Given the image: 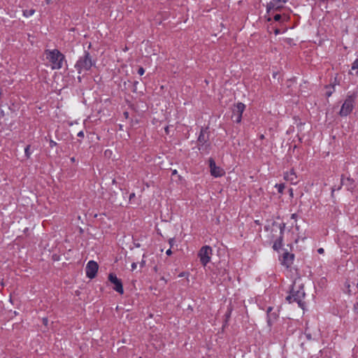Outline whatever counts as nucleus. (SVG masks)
<instances>
[{"label":"nucleus","mask_w":358,"mask_h":358,"mask_svg":"<svg viewBox=\"0 0 358 358\" xmlns=\"http://www.w3.org/2000/svg\"><path fill=\"white\" fill-rule=\"evenodd\" d=\"M95 64L96 59H92V55L87 50H84L83 55L78 58L74 67L78 73L80 74L83 72L90 71Z\"/></svg>","instance_id":"f257e3e1"},{"label":"nucleus","mask_w":358,"mask_h":358,"mask_svg":"<svg viewBox=\"0 0 358 358\" xmlns=\"http://www.w3.org/2000/svg\"><path fill=\"white\" fill-rule=\"evenodd\" d=\"M295 283L293 285L292 289L290 290L289 294L286 297V301L289 303L296 302L302 309H304L305 302L303 301L305 297V292L303 289V285H299L298 288L295 289Z\"/></svg>","instance_id":"f03ea898"},{"label":"nucleus","mask_w":358,"mask_h":358,"mask_svg":"<svg viewBox=\"0 0 358 358\" xmlns=\"http://www.w3.org/2000/svg\"><path fill=\"white\" fill-rule=\"evenodd\" d=\"M45 54L47 59L51 63L52 69H60L62 67L65 57L59 50H45Z\"/></svg>","instance_id":"7ed1b4c3"},{"label":"nucleus","mask_w":358,"mask_h":358,"mask_svg":"<svg viewBox=\"0 0 358 358\" xmlns=\"http://www.w3.org/2000/svg\"><path fill=\"white\" fill-rule=\"evenodd\" d=\"M209 127H201L197 138V148L201 152L209 153L211 145L209 142Z\"/></svg>","instance_id":"20e7f679"},{"label":"nucleus","mask_w":358,"mask_h":358,"mask_svg":"<svg viewBox=\"0 0 358 358\" xmlns=\"http://www.w3.org/2000/svg\"><path fill=\"white\" fill-rule=\"evenodd\" d=\"M355 98V95L347 96L339 112L341 116H347L352 111Z\"/></svg>","instance_id":"39448f33"},{"label":"nucleus","mask_w":358,"mask_h":358,"mask_svg":"<svg viewBox=\"0 0 358 358\" xmlns=\"http://www.w3.org/2000/svg\"><path fill=\"white\" fill-rule=\"evenodd\" d=\"M213 255V250L209 245H204L199 250L198 257L200 262L203 266L206 264L210 261L211 255Z\"/></svg>","instance_id":"423d86ee"},{"label":"nucleus","mask_w":358,"mask_h":358,"mask_svg":"<svg viewBox=\"0 0 358 358\" xmlns=\"http://www.w3.org/2000/svg\"><path fill=\"white\" fill-rule=\"evenodd\" d=\"M245 109V105L241 102L235 104L231 108V120L236 123H240L242 120V115Z\"/></svg>","instance_id":"0eeeda50"},{"label":"nucleus","mask_w":358,"mask_h":358,"mask_svg":"<svg viewBox=\"0 0 358 358\" xmlns=\"http://www.w3.org/2000/svg\"><path fill=\"white\" fill-rule=\"evenodd\" d=\"M108 280L113 284V289L118 292L120 294H123L124 293V289H123V285L121 279H119L117 275L113 273H110L108 275Z\"/></svg>","instance_id":"6e6552de"},{"label":"nucleus","mask_w":358,"mask_h":358,"mask_svg":"<svg viewBox=\"0 0 358 358\" xmlns=\"http://www.w3.org/2000/svg\"><path fill=\"white\" fill-rule=\"evenodd\" d=\"M208 162L210 174L213 176L217 178L221 177L225 174V171H224V169L216 165L214 159H213L212 157L209 158Z\"/></svg>","instance_id":"1a4fd4ad"},{"label":"nucleus","mask_w":358,"mask_h":358,"mask_svg":"<svg viewBox=\"0 0 358 358\" xmlns=\"http://www.w3.org/2000/svg\"><path fill=\"white\" fill-rule=\"evenodd\" d=\"M98 269L99 265L95 261L90 260L88 262L85 268L87 277L90 279L95 278Z\"/></svg>","instance_id":"9d476101"},{"label":"nucleus","mask_w":358,"mask_h":358,"mask_svg":"<svg viewBox=\"0 0 358 358\" xmlns=\"http://www.w3.org/2000/svg\"><path fill=\"white\" fill-rule=\"evenodd\" d=\"M342 185L345 186L346 189L350 192H352L353 189L355 188V180L353 179H352L349 177L344 179L342 177L341 181V185L338 186L337 189H336L335 187H332V189H331L332 194L334 193V192L336 189L339 190L341 188Z\"/></svg>","instance_id":"9b49d317"},{"label":"nucleus","mask_w":358,"mask_h":358,"mask_svg":"<svg viewBox=\"0 0 358 358\" xmlns=\"http://www.w3.org/2000/svg\"><path fill=\"white\" fill-rule=\"evenodd\" d=\"M285 3V0H273L266 5V11L268 15H271L272 11L280 10L283 6L281 3Z\"/></svg>","instance_id":"f8f14e48"},{"label":"nucleus","mask_w":358,"mask_h":358,"mask_svg":"<svg viewBox=\"0 0 358 358\" xmlns=\"http://www.w3.org/2000/svg\"><path fill=\"white\" fill-rule=\"evenodd\" d=\"M294 259V255L286 251L282 254L281 264L285 266L287 268H288L293 264Z\"/></svg>","instance_id":"ddd939ff"},{"label":"nucleus","mask_w":358,"mask_h":358,"mask_svg":"<svg viewBox=\"0 0 358 358\" xmlns=\"http://www.w3.org/2000/svg\"><path fill=\"white\" fill-rule=\"evenodd\" d=\"M272 310L273 308L270 306L267 308L266 310L267 324L270 330L271 329V327L274 322H275L278 318V315L276 313H271Z\"/></svg>","instance_id":"4468645a"},{"label":"nucleus","mask_w":358,"mask_h":358,"mask_svg":"<svg viewBox=\"0 0 358 358\" xmlns=\"http://www.w3.org/2000/svg\"><path fill=\"white\" fill-rule=\"evenodd\" d=\"M285 180L289 181L292 184H296V175L294 169H291L289 172L284 174Z\"/></svg>","instance_id":"2eb2a0df"},{"label":"nucleus","mask_w":358,"mask_h":358,"mask_svg":"<svg viewBox=\"0 0 358 358\" xmlns=\"http://www.w3.org/2000/svg\"><path fill=\"white\" fill-rule=\"evenodd\" d=\"M232 311H233V306L230 303L227 307V310L226 313L224 314V321L223 327H225L227 324V323L231 317Z\"/></svg>","instance_id":"dca6fc26"},{"label":"nucleus","mask_w":358,"mask_h":358,"mask_svg":"<svg viewBox=\"0 0 358 358\" xmlns=\"http://www.w3.org/2000/svg\"><path fill=\"white\" fill-rule=\"evenodd\" d=\"M282 240L283 237L282 236H280L276 241L274 242L273 248L274 250L278 251L282 245Z\"/></svg>","instance_id":"f3484780"},{"label":"nucleus","mask_w":358,"mask_h":358,"mask_svg":"<svg viewBox=\"0 0 358 358\" xmlns=\"http://www.w3.org/2000/svg\"><path fill=\"white\" fill-rule=\"evenodd\" d=\"M273 12L274 11H272L271 15H268L269 17L267 19L268 21L271 20V15H273V20L276 22H280L282 17H284V19L287 18L286 15L282 16L280 14H273Z\"/></svg>","instance_id":"a211bd4d"},{"label":"nucleus","mask_w":358,"mask_h":358,"mask_svg":"<svg viewBox=\"0 0 358 358\" xmlns=\"http://www.w3.org/2000/svg\"><path fill=\"white\" fill-rule=\"evenodd\" d=\"M334 87L335 84H330L329 85L325 86L326 89L327 90L325 93L327 97L331 96V94L334 93V92L335 91Z\"/></svg>","instance_id":"6ab92c4d"},{"label":"nucleus","mask_w":358,"mask_h":358,"mask_svg":"<svg viewBox=\"0 0 358 358\" xmlns=\"http://www.w3.org/2000/svg\"><path fill=\"white\" fill-rule=\"evenodd\" d=\"M30 148H31V145H27V147L24 149V155L27 159L30 158V156H31Z\"/></svg>","instance_id":"aec40b11"},{"label":"nucleus","mask_w":358,"mask_h":358,"mask_svg":"<svg viewBox=\"0 0 358 358\" xmlns=\"http://www.w3.org/2000/svg\"><path fill=\"white\" fill-rule=\"evenodd\" d=\"M275 187L278 189V192L280 194H282L283 190L285 189V185L284 184H282V183L276 184Z\"/></svg>","instance_id":"412c9836"},{"label":"nucleus","mask_w":358,"mask_h":358,"mask_svg":"<svg viewBox=\"0 0 358 358\" xmlns=\"http://www.w3.org/2000/svg\"><path fill=\"white\" fill-rule=\"evenodd\" d=\"M352 70H357V73H358V59H356L352 64Z\"/></svg>","instance_id":"4be33fe9"},{"label":"nucleus","mask_w":358,"mask_h":358,"mask_svg":"<svg viewBox=\"0 0 358 358\" xmlns=\"http://www.w3.org/2000/svg\"><path fill=\"white\" fill-rule=\"evenodd\" d=\"M285 229V223L280 224V236H282V237H283Z\"/></svg>","instance_id":"5701e85b"},{"label":"nucleus","mask_w":358,"mask_h":358,"mask_svg":"<svg viewBox=\"0 0 358 358\" xmlns=\"http://www.w3.org/2000/svg\"><path fill=\"white\" fill-rule=\"evenodd\" d=\"M138 81H134V82L133 83V90H132V91H133L134 92H136V90H137V89H136V86H137V85H138Z\"/></svg>","instance_id":"b1692460"},{"label":"nucleus","mask_w":358,"mask_h":358,"mask_svg":"<svg viewBox=\"0 0 358 358\" xmlns=\"http://www.w3.org/2000/svg\"><path fill=\"white\" fill-rule=\"evenodd\" d=\"M145 73V70L143 67H140L138 70V73L140 75V76H142Z\"/></svg>","instance_id":"393cba45"},{"label":"nucleus","mask_w":358,"mask_h":358,"mask_svg":"<svg viewBox=\"0 0 358 358\" xmlns=\"http://www.w3.org/2000/svg\"><path fill=\"white\" fill-rule=\"evenodd\" d=\"M174 243H175V239H174V238H169V245H170L171 248V247H173V245Z\"/></svg>","instance_id":"a878e982"},{"label":"nucleus","mask_w":358,"mask_h":358,"mask_svg":"<svg viewBox=\"0 0 358 358\" xmlns=\"http://www.w3.org/2000/svg\"><path fill=\"white\" fill-rule=\"evenodd\" d=\"M57 145V143L54 141L53 140L50 141V147L53 148L54 146Z\"/></svg>","instance_id":"bb28decb"},{"label":"nucleus","mask_w":358,"mask_h":358,"mask_svg":"<svg viewBox=\"0 0 358 358\" xmlns=\"http://www.w3.org/2000/svg\"><path fill=\"white\" fill-rule=\"evenodd\" d=\"M293 82H294V80H292V79H289V80H287V87H291V84Z\"/></svg>","instance_id":"cd10ccee"},{"label":"nucleus","mask_w":358,"mask_h":358,"mask_svg":"<svg viewBox=\"0 0 358 358\" xmlns=\"http://www.w3.org/2000/svg\"><path fill=\"white\" fill-rule=\"evenodd\" d=\"M274 34H275V35H278V34H280V29H278V28H275V29H274Z\"/></svg>","instance_id":"c85d7f7f"},{"label":"nucleus","mask_w":358,"mask_h":358,"mask_svg":"<svg viewBox=\"0 0 358 358\" xmlns=\"http://www.w3.org/2000/svg\"><path fill=\"white\" fill-rule=\"evenodd\" d=\"M48 318L47 317H43V324L46 326L48 324Z\"/></svg>","instance_id":"c756f323"},{"label":"nucleus","mask_w":358,"mask_h":358,"mask_svg":"<svg viewBox=\"0 0 358 358\" xmlns=\"http://www.w3.org/2000/svg\"><path fill=\"white\" fill-rule=\"evenodd\" d=\"M298 215L296 213H293L291 215V219L296 220Z\"/></svg>","instance_id":"7c9ffc66"},{"label":"nucleus","mask_w":358,"mask_h":358,"mask_svg":"<svg viewBox=\"0 0 358 358\" xmlns=\"http://www.w3.org/2000/svg\"><path fill=\"white\" fill-rule=\"evenodd\" d=\"M77 136H78V137H81V138H83V137H84V132H83V131H79V132L78 133Z\"/></svg>","instance_id":"2f4dec72"},{"label":"nucleus","mask_w":358,"mask_h":358,"mask_svg":"<svg viewBox=\"0 0 358 358\" xmlns=\"http://www.w3.org/2000/svg\"><path fill=\"white\" fill-rule=\"evenodd\" d=\"M123 115H124V117H125V118H127H127H129V112H127V111H124V112L123 113Z\"/></svg>","instance_id":"473e14b6"},{"label":"nucleus","mask_w":358,"mask_h":358,"mask_svg":"<svg viewBox=\"0 0 358 358\" xmlns=\"http://www.w3.org/2000/svg\"><path fill=\"white\" fill-rule=\"evenodd\" d=\"M136 266H137V264H136V262H133V263L131 264V269H132V270L136 269Z\"/></svg>","instance_id":"72a5a7b5"},{"label":"nucleus","mask_w":358,"mask_h":358,"mask_svg":"<svg viewBox=\"0 0 358 358\" xmlns=\"http://www.w3.org/2000/svg\"><path fill=\"white\" fill-rule=\"evenodd\" d=\"M145 260H143H143L140 262V266H141V268H143V267H144V266H145Z\"/></svg>","instance_id":"f704fd0d"},{"label":"nucleus","mask_w":358,"mask_h":358,"mask_svg":"<svg viewBox=\"0 0 358 358\" xmlns=\"http://www.w3.org/2000/svg\"><path fill=\"white\" fill-rule=\"evenodd\" d=\"M134 197H135V193L130 194L129 198V201H131V199H133Z\"/></svg>","instance_id":"c9c22d12"},{"label":"nucleus","mask_w":358,"mask_h":358,"mask_svg":"<svg viewBox=\"0 0 358 358\" xmlns=\"http://www.w3.org/2000/svg\"><path fill=\"white\" fill-rule=\"evenodd\" d=\"M166 254L168 256H170L172 254V251H171V248H169V250H166Z\"/></svg>","instance_id":"e433bc0d"},{"label":"nucleus","mask_w":358,"mask_h":358,"mask_svg":"<svg viewBox=\"0 0 358 358\" xmlns=\"http://www.w3.org/2000/svg\"><path fill=\"white\" fill-rule=\"evenodd\" d=\"M317 252H318L319 254H322V253H324V249H323L322 248H319V249L317 250Z\"/></svg>","instance_id":"4c0bfd02"},{"label":"nucleus","mask_w":358,"mask_h":358,"mask_svg":"<svg viewBox=\"0 0 358 358\" xmlns=\"http://www.w3.org/2000/svg\"><path fill=\"white\" fill-rule=\"evenodd\" d=\"M134 244L135 247H136V248L141 247V244L139 243H134Z\"/></svg>","instance_id":"58836bf2"},{"label":"nucleus","mask_w":358,"mask_h":358,"mask_svg":"<svg viewBox=\"0 0 358 358\" xmlns=\"http://www.w3.org/2000/svg\"><path fill=\"white\" fill-rule=\"evenodd\" d=\"M354 308H355V310H357V311H358V302H357V303H356L354 305Z\"/></svg>","instance_id":"ea45409f"},{"label":"nucleus","mask_w":358,"mask_h":358,"mask_svg":"<svg viewBox=\"0 0 358 358\" xmlns=\"http://www.w3.org/2000/svg\"><path fill=\"white\" fill-rule=\"evenodd\" d=\"M34 10H30L29 11V15H33V14H34Z\"/></svg>","instance_id":"a19ab883"},{"label":"nucleus","mask_w":358,"mask_h":358,"mask_svg":"<svg viewBox=\"0 0 358 358\" xmlns=\"http://www.w3.org/2000/svg\"><path fill=\"white\" fill-rule=\"evenodd\" d=\"M264 138H265V137H264V134H261V135H259V139L263 140V139H264Z\"/></svg>","instance_id":"79ce46f5"},{"label":"nucleus","mask_w":358,"mask_h":358,"mask_svg":"<svg viewBox=\"0 0 358 358\" xmlns=\"http://www.w3.org/2000/svg\"><path fill=\"white\" fill-rule=\"evenodd\" d=\"M176 174H177V171H176V170H173V171H172V173H171V175H172V176H174V175H176Z\"/></svg>","instance_id":"37998d69"},{"label":"nucleus","mask_w":358,"mask_h":358,"mask_svg":"<svg viewBox=\"0 0 358 358\" xmlns=\"http://www.w3.org/2000/svg\"><path fill=\"white\" fill-rule=\"evenodd\" d=\"M45 1H46V3H47V4H50V3L51 0H45Z\"/></svg>","instance_id":"c03bdc74"},{"label":"nucleus","mask_w":358,"mask_h":358,"mask_svg":"<svg viewBox=\"0 0 358 358\" xmlns=\"http://www.w3.org/2000/svg\"><path fill=\"white\" fill-rule=\"evenodd\" d=\"M277 75H278V72H275V73H273V77H274V78H275Z\"/></svg>","instance_id":"a18cd8bd"},{"label":"nucleus","mask_w":358,"mask_h":358,"mask_svg":"<svg viewBox=\"0 0 358 358\" xmlns=\"http://www.w3.org/2000/svg\"><path fill=\"white\" fill-rule=\"evenodd\" d=\"M71 162H75V157H71Z\"/></svg>","instance_id":"49530a36"},{"label":"nucleus","mask_w":358,"mask_h":358,"mask_svg":"<svg viewBox=\"0 0 358 358\" xmlns=\"http://www.w3.org/2000/svg\"><path fill=\"white\" fill-rule=\"evenodd\" d=\"M119 129H120V130H122V125L120 124V125H119Z\"/></svg>","instance_id":"de8ad7c7"},{"label":"nucleus","mask_w":358,"mask_h":358,"mask_svg":"<svg viewBox=\"0 0 358 358\" xmlns=\"http://www.w3.org/2000/svg\"><path fill=\"white\" fill-rule=\"evenodd\" d=\"M78 79L80 82L81 81V78L80 76L78 78Z\"/></svg>","instance_id":"09e8293b"},{"label":"nucleus","mask_w":358,"mask_h":358,"mask_svg":"<svg viewBox=\"0 0 358 358\" xmlns=\"http://www.w3.org/2000/svg\"><path fill=\"white\" fill-rule=\"evenodd\" d=\"M357 199H358V196H357Z\"/></svg>","instance_id":"8fccbe9b"}]
</instances>
